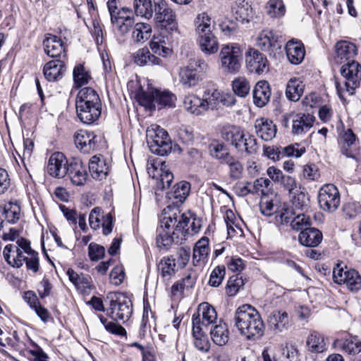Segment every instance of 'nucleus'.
I'll return each mask as SVG.
<instances>
[{"mask_svg":"<svg viewBox=\"0 0 361 361\" xmlns=\"http://www.w3.org/2000/svg\"><path fill=\"white\" fill-rule=\"evenodd\" d=\"M306 344L309 351L312 353H322L327 349L324 336L317 331L310 334Z\"/></svg>","mask_w":361,"mask_h":361,"instance_id":"obj_40","label":"nucleus"},{"mask_svg":"<svg viewBox=\"0 0 361 361\" xmlns=\"http://www.w3.org/2000/svg\"><path fill=\"white\" fill-rule=\"evenodd\" d=\"M334 345L350 355H356L361 353V341L357 336H350L345 339H336ZM357 361H361V355Z\"/></svg>","mask_w":361,"mask_h":361,"instance_id":"obj_29","label":"nucleus"},{"mask_svg":"<svg viewBox=\"0 0 361 361\" xmlns=\"http://www.w3.org/2000/svg\"><path fill=\"white\" fill-rule=\"evenodd\" d=\"M240 137H237L233 145L235 149L240 153H245L247 155L255 154L257 150V140L253 135L246 133L241 129Z\"/></svg>","mask_w":361,"mask_h":361,"instance_id":"obj_20","label":"nucleus"},{"mask_svg":"<svg viewBox=\"0 0 361 361\" xmlns=\"http://www.w3.org/2000/svg\"><path fill=\"white\" fill-rule=\"evenodd\" d=\"M339 144L343 154L347 157L356 158L358 154L356 136L351 129H348L344 132L339 140Z\"/></svg>","mask_w":361,"mask_h":361,"instance_id":"obj_21","label":"nucleus"},{"mask_svg":"<svg viewBox=\"0 0 361 361\" xmlns=\"http://www.w3.org/2000/svg\"><path fill=\"white\" fill-rule=\"evenodd\" d=\"M311 224V221L310 216H307L305 214L302 213H296L294 218L292 219L291 222V228L295 231H303L306 228H308Z\"/></svg>","mask_w":361,"mask_h":361,"instance_id":"obj_56","label":"nucleus"},{"mask_svg":"<svg viewBox=\"0 0 361 361\" xmlns=\"http://www.w3.org/2000/svg\"><path fill=\"white\" fill-rule=\"evenodd\" d=\"M150 49L152 51L159 56L166 57L171 54L172 50L165 46V42L161 39L156 41L153 39L149 44Z\"/></svg>","mask_w":361,"mask_h":361,"instance_id":"obj_59","label":"nucleus"},{"mask_svg":"<svg viewBox=\"0 0 361 361\" xmlns=\"http://www.w3.org/2000/svg\"><path fill=\"white\" fill-rule=\"evenodd\" d=\"M176 259L173 256L164 257L158 264V271L162 278L170 279L176 273Z\"/></svg>","mask_w":361,"mask_h":361,"instance_id":"obj_43","label":"nucleus"},{"mask_svg":"<svg viewBox=\"0 0 361 361\" xmlns=\"http://www.w3.org/2000/svg\"><path fill=\"white\" fill-rule=\"evenodd\" d=\"M245 65L250 73L260 75L268 71L267 57L253 48H250L245 53Z\"/></svg>","mask_w":361,"mask_h":361,"instance_id":"obj_14","label":"nucleus"},{"mask_svg":"<svg viewBox=\"0 0 361 361\" xmlns=\"http://www.w3.org/2000/svg\"><path fill=\"white\" fill-rule=\"evenodd\" d=\"M341 74L345 79V90L350 94H354L359 87L361 80V66L357 61H348L341 68Z\"/></svg>","mask_w":361,"mask_h":361,"instance_id":"obj_10","label":"nucleus"},{"mask_svg":"<svg viewBox=\"0 0 361 361\" xmlns=\"http://www.w3.org/2000/svg\"><path fill=\"white\" fill-rule=\"evenodd\" d=\"M66 176H68L71 183L77 186L84 185L88 177L86 167L80 160L69 162Z\"/></svg>","mask_w":361,"mask_h":361,"instance_id":"obj_17","label":"nucleus"},{"mask_svg":"<svg viewBox=\"0 0 361 361\" xmlns=\"http://www.w3.org/2000/svg\"><path fill=\"white\" fill-rule=\"evenodd\" d=\"M154 20L157 26L172 31L177 30L176 14L166 1H154Z\"/></svg>","mask_w":361,"mask_h":361,"instance_id":"obj_7","label":"nucleus"},{"mask_svg":"<svg viewBox=\"0 0 361 361\" xmlns=\"http://www.w3.org/2000/svg\"><path fill=\"white\" fill-rule=\"evenodd\" d=\"M314 117L310 114H297L292 118V133L302 135L307 133L313 126Z\"/></svg>","mask_w":361,"mask_h":361,"instance_id":"obj_24","label":"nucleus"},{"mask_svg":"<svg viewBox=\"0 0 361 361\" xmlns=\"http://www.w3.org/2000/svg\"><path fill=\"white\" fill-rule=\"evenodd\" d=\"M89 170L94 179L102 180L106 176L109 166L102 157L95 155L90 160Z\"/></svg>","mask_w":361,"mask_h":361,"instance_id":"obj_34","label":"nucleus"},{"mask_svg":"<svg viewBox=\"0 0 361 361\" xmlns=\"http://www.w3.org/2000/svg\"><path fill=\"white\" fill-rule=\"evenodd\" d=\"M5 223L14 224L20 218V207L17 202H9L5 204L2 214Z\"/></svg>","mask_w":361,"mask_h":361,"instance_id":"obj_44","label":"nucleus"},{"mask_svg":"<svg viewBox=\"0 0 361 361\" xmlns=\"http://www.w3.org/2000/svg\"><path fill=\"white\" fill-rule=\"evenodd\" d=\"M134 62L140 66L160 65L161 59L152 54L147 48H142L134 54Z\"/></svg>","mask_w":361,"mask_h":361,"instance_id":"obj_36","label":"nucleus"},{"mask_svg":"<svg viewBox=\"0 0 361 361\" xmlns=\"http://www.w3.org/2000/svg\"><path fill=\"white\" fill-rule=\"evenodd\" d=\"M290 318L285 311H273L267 319L269 328L274 334H279L286 331L290 326Z\"/></svg>","mask_w":361,"mask_h":361,"instance_id":"obj_18","label":"nucleus"},{"mask_svg":"<svg viewBox=\"0 0 361 361\" xmlns=\"http://www.w3.org/2000/svg\"><path fill=\"white\" fill-rule=\"evenodd\" d=\"M105 248L95 243H91L88 247V255L92 261H99L104 257Z\"/></svg>","mask_w":361,"mask_h":361,"instance_id":"obj_60","label":"nucleus"},{"mask_svg":"<svg viewBox=\"0 0 361 361\" xmlns=\"http://www.w3.org/2000/svg\"><path fill=\"white\" fill-rule=\"evenodd\" d=\"M76 114L79 120L85 124H92L101 116L102 107L85 104L75 105Z\"/></svg>","mask_w":361,"mask_h":361,"instance_id":"obj_25","label":"nucleus"},{"mask_svg":"<svg viewBox=\"0 0 361 361\" xmlns=\"http://www.w3.org/2000/svg\"><path fill=\"white\" fill-rule=\"evenodd\" d=\"M210 335L215 344L219 346L226 345L229 339V331L226 324L219 322V324L212 326Z\"/></svg>","mask_w":361,"mask_h":361,"instance_id":"obj_35","label":"nucleus"},{"mask_svg":"<svg viewBox=\"0 0 361 361\" xmlns=\"http://www.w3.org/2000/svg\"><path fill=\"white\" fill-rule=\"evenodd\" d=\"M209 253V239L202 237L195 245L193 248V261L200 262L207 259Z\"/></svg>","mask_w":361,"mask_h":361,"instance_id":"obj_46","label":"nucleus"},{"mask_svg":"<svg viewBox=\"0 0 361 361\" xmlns=\"http://www.w3.org/2000/svg\"><path fill=\"white\" fill-rule=\"evenodd\" d=\"M209 152L212 157L219 160L222 163H225L232 157L229 152V149L223 142H216L210 145Z\"/></svg>","mask_w":361,"mask_h":361,"instance_id":"obj_50","label":"nucleus"},{"mask_svg":"<svg viewBox=\"0 0 361 361\" xmlns=\"http://www.w3.org/2000/svg\"><path fill=\"white\" fill-rule=\"evenodd\" d=\"M147 143L149 150L160 156L167 155L172 149L168 133L159 126L152 124L146 130Z\"/></svg>","mask_w":361,"mask_h":361,"instance_id":"obj_4","label":"nucleus"},{"mask_svg":"<svg viewBox=\"0 0 361 361\" xmlns=\"http://www.w3.org/2000/svg\"><path fill=\"white\" fill-rule=\"evenodd\" d=\"M255 133L264 141H270L275 137L277 128L276 126L267 118H259L255 121Z\"/></svg>","mask_w":361,"mask_h":361,"instance_id":"obj_23","label":"nucleus"},{"mask_svg":"<svg viewBox=\"0 0 361 361\" xmlns=\"http://www.w3.org/2000/svg\"><path fill=\"white\" fill-rule=\"evenodd\" d=\"M143 96L146 104L150 109H161L164 107H172L175 106L176 100L175 94L168 90H155L150 94L145 93Z\"/></svg>","mask_w":361,"mask_h":361,"instance_id":"obj_13","label":"nucleus"},{"mask_svg":"<svg viewBox=\"0 0 361 361\" xmlns=\"http://www.w3.org/2000/svg\"><path fill=\"white\" fill-rule=\"evenodd\" d=\"M68 164L63 154L55 152L49 159L47 171L54 178H63L67 173Z\"/></svg>","mask_w":361,"mask_h":361,"instance_id":"obj_15","label":"nucleus"},{"mask_svg":"<svg viewBox=\"0 0 361 361\" xmlns=\"http://www.w3.org/2000/svg\"><path fill=\"white\" fill-rule=\"evenodd\" d=\"M152 26L146 23H137L135 24L132 38L135 42H144L151 37Z\"/></svg>","mask_w":361,"mask_h":361,"instance_id":"obj_45","label":"nucleus"},{"mask_svg":"<svg viewBox=\"0 0 361 361\" xmlns=\"http://www.w3.org/2000/svg\"><path fill=\"white\" fill-rule=\"evenodd\" d=\"M286 51L287 58L292 64H300L305 58V47L301 41L289 40L286 45Z\"/></svg>","mask_w":361,"mask_h":361,"instance_id":"obj_27","label":"nucleus"},{"mask_svg":"<svg viewBox=\"0 0 361 361\" xmlns=\"http://www.w3.org/2000/svg\"><path fill=\"white\" fill-rule=\"evenodd\" d=\"M224 164L228 166L231 178L237 180L242 177L244 170L243 165L237 158L232 156Z\"/></svg>","mask_w":361,"mask_h":361,"instance_id":"obj_54","label":"nucleus"},{"mask_svg":"<svg viewBox=\"0 0 361 361\" xmlns=\"http://www.w3.org/2000/svg\"><path fill=\"white\" fill-rule=\"evenodd\" d=\"M343 212L346 217L354 219L361 214V207L356 202H348L343 206Z\"/></svg>","mask_w":361,"mask_h":361,"instance_id":"obj_63","label":"nucleus"},{"mask_svg":"<svg viewBox=\"0 0 361 361\" xmlns=\"http://www.w3.org/2000/svg\"><path fill=\"white\" fill-rule=\"evenodd\" d=\"M232 89L235 94L245 97L250 92V85L244 77H238L232 82Z\"/></svg>","mask_w":361,"mask_h":361,"instance_id":"obj_52","label":"nucleus"},{"mask_svg":"<svg viewBox=\"0 0 361 361\" xmlns=\"http://www.w3.org/2000/svg\"><path fill=\"white\" fill-rule=\"evenodd\" d=\"M226 269L224 265L216 267L212 271L208 284L212 287L219 286L225 277Z\"/></svg>","mask_w":361,"mask_h":361,"instance_id":"obj_57","label":"nucleus"},{"mask_svg":"<svg viewBox=\"0 0 361 361\" xmlns=\"http://www.w3.org/2000/svg\"><path fill=\"white\" fill-rule=\"evenodd\" d=\"M85 104L102 107V102L97 91L92 87L82 88L75 99V105Z\"/></svg>","mask_w":361,"mask_h":361,"instance_id":"obj_31","label":"nucleus"},{"mask_svg":"<svg viewBox=\"0 0 361 361\" xmlns=\"http://www.w3.org/2000/svg\"><path fill=\"white\" fill-rule=\"evenodd\" d=\"M244 284L245 281L241 276L235 274L231 276L226 286V294L230 297L235 296Z\"/></svg>","mask_w":361,"mask_h":361,"instance_id":"obj_51","label":"nucleus"},{"mask_svg":"<svg viewBox=\"0 0 361 361\" xmlns=\"http://www.w3.org/2000/svg\"><path fill=\"white\" fill-rule=\"evenodd\" d=\"M322 238V232L315 228H306L301 231L298 236L300 243L306 247H317Z\"/></svg>","mask_w":361,"mask_h":361,"instance_id":"obj_33","label":"nucleus"},{"mask_svg":"<svg viewBox=\"0 0 361 361\" xmlns=\"http://www.w3.org/2000/svg\"><path fill=\"white\" fill-rule=\"evenodd\" d=\"M221 66L224 71L236 73L241 67L242 51L237 44L224 45L219 53Z\"/></svg>","mask_w":361,"mask_h":361,"instance_id":"obj_5","label":"nucleus"},{"mask_svg":"<svg viewBox=\"0 0 361 361\" xmlns=\"http://www.w3.org/2000/svg\"><path fill=\"white\" fill-rule=\"evenodd\" d=\"M294 195L292 199L293 206L298 210L305 211L308 208L309 199L307 195L300 191L299 192H293Z\"/></svg>","mask_w":361,"mask_h":361,"instance_id":"obj_58","label":"nucleus"},{"mask_svg":"<svg viewBox=\"0 0 361 361\" xmlns=\"http://www.w3.org/2000/svg\"><path fill=\"white\" fill-rule=\"evenodd\" d=\"M45 53L52 58L60 57L61 54L66 56L65 46L59 37L48 34L43 41Z\"/></svg>","mask_w":361,"mask_h":361,"instance_id":"obj_19","label":"nucleus"},{"mask_svg":"<svg viewBox=\"0 0 361 361\" xmlns=\"http://www.w3.org/2000/svg\"><path fill=\"white\" fill-rule=\"evenodd\" d=\"M305 85L297 78H290L286 85V96L288 99L293 102L298 101L303 94Z\"/></svg>","mask_w":361,"mask_h":361,"instance_id":"obj_38","label":"nucleus"},{"mask_svg":"<svg viewBox=\"0 0 361 361\" xmlns=\"http://www.w3.org/2000/svg\"><path fill=\"white\" fill-rule=\"evenodd\" d=\"M128 11V9L123 8L122 11H118V17L115 20H111L113 25L116 27L118 33L124 35L128 33L133 25L135 24L134 18L130 16H125L122 13Z\"/></svg>","mask_w":361,"mask_h":361,"instance_id":"obj_42","label":"nucleus"},{"mask_svg":"<svg viewBox=\"0 0 361 361\" xmlns=\"http://www.w3.org/2000/svg\"><path fill=\"white\" fill-rule=\"evenodd\" d=\"M256 44L262 51L270 54L281 49V43L273 31L269 29L262 30L257 35Z\"/></svg>","mask_w":361,"mask_h":361,"instance_id":"obj_16","label":"nucleus"},{"mask_svg":"<svg viewBox=\"0 0 361 361\" xmlns=\"http://www.w3.org/2000/svg\"><path fill=\"white\" fill-rule=\"evenodd\" d=\"M296 212L293 208H283L282 211L276 216V221L282 224H290L291 225L292 219L294 218Z\"/></svg>","mask_w":361,"mask_h":361,"instance_id":"obj_62","label":"nucleus"},{"mask_svg":"<svg viewBox=\"0 0 361 361\" xmlns=\"http://www.w3.org/2000/svg\"><path fill=\"white\" fill-rule=\"evenodd\" d=\"M234 325L247 340L261 338L264 333V324L258 311L250 305H243L235 312Z\"/></svg>","mask_w":361,"mask_h":361,"instance_id":"obj_2","label":"nucleus"},{"mask_svg":"<svg viewBox=\"0 0 361 361\" xmlns=\"http://www.w3.org/2000/svg\"><path fill=\"white\" fill-rule=\"evenodd\" d=\"M269 84L264 80L259 81L253 90V102L258 107L264 106L269 101L271 97Z\"/></svg>","mask_w":361,"mask_h":361,"instance_id":"obj_30","label":"nucleus"},{"mask_svg":"<svg viewBox=\"0 0 361 361\" xmlns=\"http://www.w3.org/2000/svg\"><path fill=\"white\" fill-rule=\"evenodd\" d=\"M109 316L116 321H128L133 312V305L129 298L121 293L111 294Z\"/></svg>","mask_w":361,"mask_h":361,"instance_id":"obj_6","label":"nucleus"},{"mask_svg":"<svg viewBox=\"0 0 361 361\" xmlns=\"http://www.w3.org/2000/svg\"><path fill=\"white\" fill-rule=\"evenodd\" d=\"M217 320V313L214 307L207 302L201 303L196 313L192 317V324L194 327H200L207 330L209 326H213Z\"/></svg>","mask_w":361,"mask_h":361,"instance_id":"obj_11","label":"nucleus"},{"mask_svg":"<svg viewBox=\"0 0 361 361\" xmlns=\"http://www.w3.org/2000/svg\"><path fill=\"white\" fill-rule=\"evenodd\" d=\"M190 191V184L186 181H181L176 184L173 191L169 194L170 199H175L178 202L183 203Z\"/></svg>","mask_w":361,"mask_h":361,"instance_id":"obj_49","label":"nucleus"},{"mask_svg":"<svg viewBox=\"0 0 361 361\" xmlns=\"http://www.w3.org/2000/svg\"><path fill=\"white\" fill-rule=\"evenodd\" d=\"M192 337L195 347L202 353H208L210 349V343L206 334V330L200 327L192 326Z\"/></svg>","mask_w":361,"mask_h":361,"instance_id":"obj_41","label":"nucleus"},{"mask_svg":"<svg viewBox=\"0 0 361 361\" xmlns=\"http://www.w3.org/2000/svg\"><path fill=\"white\" fill-rule=\"evenodd\" d=\"M266 11L271 18H281L284 16L286 8L281 0H269L266 6Z\"/></svg>","mask_w":361,"mask_h":361,"instance_id":"obj_53","label":"nucleus"},{"mask_svg":"<svg viewBox=\"0 0 361 361\" xmlns=\"http://www.w3.org/2000/svg\"><path fill=\"white\" fill-rule=\"evenodd\" d=\"M27 353L31 356L30 360L32 361H49L47 353L36 344L33 345V348L27 350Z\"/></svg>","mask_w":361,"mask_h":361,"instance_id":"obj_64","label":"nucleus"},{"mask_svg":"<svg viewBox=\"0 0 361 361\" xmlns=\"http://www.w3.org/2000/svg\"><path fill=\"white\" fill-rule=\"evenodd\" d=\"M178 138L185 144H190L194 140L193 130L188 126H180L177 130Z\"/></svg>","mask_w":361,"mask_h":361,"instance_id":"obj_61","label":"nucleus"},{"mask_svg":"<svg viewBox=\"0 0 361 361\" xmlns=\"http://www.w3.org/2000/svg\"><path fill=\"white\" fill-rule=\"evenodd\" d=\"M66 70L65 63L62 60L56 59L45 63L43 73L47 80L55 82L62 78Z\"/></svg>","mask_w":361,"mask_h":361,"instance_id":"obj_22","label":"nucleus"},{"mask_svg":"<svg viewBox=\"0 0 361 361\" xmlns=\"http://www.w3.org/2000/svg\"><path fill=\"white\" fill-rule=\"evenodd\" d=\"M200 219L190 213H182L178 208L169 206L164 209L156 238L159 248L169 250L173 243L183 244L189 236L201 228Z\"/></svg>","mask_w":361,"mask_h":361,"instance_id":"obj_1","label":"nucleus"},{"mask_svg":"<svg viewBox=\"0 0 361 361\" xmlns=\"http://www.w3.org/2000/svg\"><path fill=\"white\" fill-rule=\"evenodd\" d=\"M333 279L338 284H345L350 291H357L361 288V276L359 273L347 267H341L337 264L333 270Z\"/></svg>","mask_w":361,"mask_h":361,"instance_id":"obj_8","label":"nucleus"},{"mask_svg":"<svg viewBox=\"0 0 361 361\" xmlns=\"http://www.w3.org/2000/svg\"><path fill=\"white\" fill-rule=\"evenodd\" d=\"M101 137L94 132L79 130L74 135V142L78 150L90 154L98 149Z\"/></svg>","mask_w":361,"mask_h":361,"instance_id":"obj_12","label":"nucleus"},{"mask_svg":"<svg viewBox=\"0 0 361 361\" xmlns=\"http://www.w3.org/2000/svg\"><path fill=\"white\" fill-rule=\"evenodd\" d=\"M185 109L190 114L199 116L206 112V107L203 99L195 94H188L183 100Z\"/></svg>","mask_w":361,"mask_h":361,"instance_id":"obj_39","label":"nucleus"},{"mask_svg":"<svg viewBox=\"0 0 361 361\" xmlns=\"http://www.w3.org/2000/svg\"><path fill=\"white\" fill-rule=\"evenodd\" d=\"M67 275L78 290L85 292L90 289L92 286V278L90 276L84 274H78L73 269L69 268L67 270Z\"/></svg>","mask_w":361,"mask_h":361,"instance_id":"obj_37","label":"nucleus"},{"mask_svg":"<svg viewBox=\"0 0 361 361\" xmlns=\"http://www.w3.org/2000/svg\"><path fill=\"white\" fill-rule=\"evenodd\" d=\"M318 202L322 210L329 213L335 212L341 202L338 188L333 184L323 185L319 190Z\"/></svg>","mask_w":361,"mask_h":361,"instance_id":"obj_9","label":"nucleus"},{"mask_svg":"<svg viewBox=\"0 0 361 361\" xmlns=\"http://www.w3.org/2000/svg\"><path fill=\"white\" fill-rule=\"evenodd\" d=\"M178 80L184 87H192L197 85L202 78L192 63H190L188 66L180 68Z\"/></svg>","mask_w":361,"mask_h":361,"instance_id":"obj_26","label":"nucleus"},{"mask_svg":"<svg viewBox=\"0 0 361 361\" xmlns=\"http://www.w3.org/2000/svg\"><path fill=\"white\" fill-rule=\"evenodd\" d=\"M195 23L201 50L207 54L216 53L219 49V44L212 33L211 18L206 13H202L197 16Z\"/></svg>","mask_w":361,"mask_h":361,"instance_id":"obj_3","label":"nucleus"},{"mask_svg":"<svg viewBox=\"0 0 361 361\" xmlns=\"http://www.w3.org/2000/svg\"><path fill=\"white\" fill-rule=\"evenodd\" d=\"M5 261L13 268H20L23 265L25 256L20 247L13 244L6 245L3 251Z\"/></svg>","mask_w":361,"mask_h":361,"instance_id":"obj_28","label":"nucleus"},{"mask_svg":"<svg viewBox=\"0 0 361 361\" xmlns=\"http://www.w3.org/2000/svg\"><path fill=\"white\" fill-rule=\"evenodd\" d=\"M133 8L137 16L149 19L152 17L154 6L152 0H134Z\"/></svg>","mask_w":361,"mask_h":361,"instance_id":"obj_47","label":"nucleus"},{"mask_svg":"<svg viewBox=\"0 0 361 361\" xmlns=\"http://www.w3.org/2000/svg\"><path fill=\"white\" fill-rule=\"evenodd\" d=\"M336 54L337 62L340 60L341 63L354 58L357 54V48L353 42L341 40L336 44Z\"/></svg>","mask_w":361,"mask_h":361,"instance_id":"obj_32","label":"nucleus"},{"mask_svg":"<svg viewBox=\"0 0 361 361\" xmlns=\"http://www.w3.org/2000/svg\"><path fill=\"white\" fill-rule=\"evenodd\" d=\"M241 128L236 126H224L221 130L222 138L233 146L237 137H240Z\"/></svg>","mask_w":361,"mask_h":361,"instance_id":"obj_55","label":"nucleus"},{"mask_svg":"<svg viewBox=\"0 0 361 361\" xmlns=\"http://www.w3.org/2000/svg\"><path fill=\"white\" fill-rule=\"evenodd\" d=\"M73 75L76 87H80L88 84L92 79L89 71L82 64H78L75 66Z\"/></svg>","mask_w":361,"mask_h":361,"instance_id":"obj_48","label":"nucleus"}]
</instances>
